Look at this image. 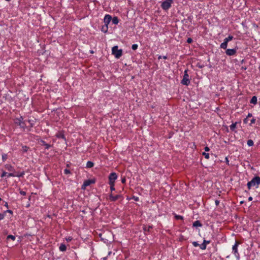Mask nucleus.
<instances>
[{
  "mask_svg": "<svg viewBox=\"0 0 260 260\" xmlns=\"http://www.w3.org/2000/svg\"><path fill=\"white\" fill-rule=\"evenodd\" d=\"M260 184V177L256 176L254 177L250 181H249L247 186L248 189H250L251 187H255V188H258L259 185Z\"/></svg>",
  "mask_w": 260,
  "mask_h": 260,
  "instance_id": "nucleus-1",
  "label": "nucleus"
},
{
  "mask_svg": "<svg viewBox=\"0 0 260 260\" xmlns=\"http://www.w3.org/2000/svg\"><path fill=\"white\" fill-rule=\"evenodd\" d=\"M118 48L117 46H114L112 48V53L116 58H119L122 55V49H118Z\"/></svg>",
  "mask_w": 260,
  "mask_h": 260,
  "instance_id": "nucleus-2",
  "label": "nucleus"
},
{
  "mask_svg": "<svg viewBox=\"0 0 260 260\" xmlns=\"http://www.w3.org/2000/svg\"><path fill=\"white\" fill-rule=\"evenodd\" d=\"M190 82V80L189 79V75L187 74V70H186L184 71L183 78L181 81V83L183 85L187 86L189 84Z\"/></svg>",
  "mask_w": 260,
  "mask_h": 260,
  "instance_id": "nucleus-3",
  "label": "nucleus"
},
{
  "mask_svg": "<svg viewBox=\"0 0 260 260\" xmlns=\"http://www.w3.org/2000/svg\"><path fill=\"white\" fill-rule=\"evenodd\" d=\"M15 123L23 129H24L26 127V124L23 120V118L22 116H20L19 118H16L15 120Z\"/></svg>",
  "mask_w": 260,
  "mask_h": 260,
  "instance_id": "nucleus-4",
  "label": "nucleus"
},
{
  "mask_svg": "<svg viewBox=\"0 0 260 260\" xmlns=\"http://www.w3.org/2000/svg\"><path fill=\"white\" fill-rule=\"evenodd\" d=\"M239 244V242L236 241L235 244L232 247V251L237 259H239L240 258V254L238 251V247Z\"/></svg>",
  "mask_w": 260,
  "mask_h": 260,
  "instance_id": "nucleus-5",
  "label": "nucleus"
},
{
  "mask_svg": "<svg viewBox=\"0 0 260 260\" xmlns=\"http://www.w3.org/2000/svg\"><path fill=\"white\" fill-rule=\"evenodd\" d=\"M172 0H165L161 5V8L165 10H168L171 6Z\"/></svg>",
  "mask_w": 260,
  "mask_h": 260,
  "instance_id": "nucleus-6",
  "label": "nucleus"
},
{
  "mask_svg": "<svg viewBox=\"0 0 260 260\" xmlns=\"http://www.w3.org/2000/svg\"><path fill=\"white\" fill-rule=\"evenodd\" d=\"M111 20H112V17L110 15L106 14L104 18V22L105 24V30H104V31H107L108 28V24L111 21Z\"/></svg>",
  "mask_w": 260,
  "mask_h": 260,
  "instance_id": "nucleus-7",
  "label": "nucleus"
},
{
  "mask_svg": "<svg viewBox=\"0 0 260 260\" xmlns=\"http://www.w3.org/2000/svg\"><path fill=\"white\" fill-rule=\"evenodd\" d=\"M117 178V175L115 173H112L109 176V183H114Z\"/></svg>",
  "mask_w": 260,
  "mask_h": 260,
  "instance_id": "nucleus-8",
  "label": "nucleus"
},
{
  "mask_svg": "<svg viewBox=\"0 0 260 260\" xmlns=\"http://www.w3.org/2000/svg\"><path fill=\"white\" fill-rule=\"evenodd\" d=\"M94 182L95 181L93 180L88 179L85 180L82 186V189H85L87 186L90 185L91 184L94 183Z\"/></svg>",
  "mask_w": 260,
  "mask_h": 260,
  "instance_id": "nucleus-9",
  "label": "nucleus"
},
{
  "mask_svg": "<svg viewBox=\"0 0 260 260\" xmlns=\"http://www.w3.org/2000/svg\"><path fill=\"white\" fill-rule=\"evenodd\" d=\"M226 54L229 56L234 55L236 53V49H228L225 51Z\"/></svg>",
  "mask_w": 260,
  "mask_h": 260,
  "instance_id": "nucleus-10",
  "label": "nucleus"
},
{
  "mask_svg": "<svg viewBox=\"0 0 260 260\" xmlns=\"http://www.w3.org/2000/svg\"><path fill=\"white\" fill-rule=\"evenodd\" d=\"M5 168H6V170H7L8 171H9L10 172H14V167L10 164L5 165Z\"/></svg>",
  "mask_w": 260,
  "mask_h": 260,
  "instance_id": "nucleus-11",
  "label": "nucleus"
},
{
  "mask_svg": "<svg viewBox=\"0 0 260 260\" xmlns=\"http://www.w3.org/2000/svg\"><path fill=\"white\" fill-rule=\"evenodd\" d=\"M152 229V226L151 225H144L143 227V229L144 231V232H150V230Z\"/></svg>",
  "mask_w": 260,
  "mask_h": 260,
  "instance_id": "nucleus-12",
  "label": "nucleus"
},
{
  "mask_svg": "<svg viewBox=\"0 0 260 260\" xmlns=\"http://www.w3.org/2000/svg\"><path fill=\"white\" fill-rule=\"evenodd\" d=\"M119 197V195H116L115 196H112V194H110L109 196V199L111 201H116Z\"/></svg>",
  "mask_w": 260,
  "mask_h": 260,
  "instance_id": "nucleus-13",
  "label": "nucleus"
},
{
  "mask_svg": "<svg viewBox=\"0 0 260 260\" xmlns=\"http://www.w3.org/2000/svg\"><path fill=\"white\" fill-rule=\"evenodd\" d=\"M202 224L199 220H196L193 223V226L194 227H201Z\"/></svg>",
  "mask_w": 260,
  "mask_h": 260,
  "instance_id": "nucleus-14",
  "label": "nucleus"
},
{
  "mask_svg": "<svg viewBox=\"0 0 260 260\" xmlns=\"http://www.w3.org/2000/svg\"><path fill=\"white\" fill-rule=\"evenodd\" d=\"M228 43L223 40V42L220 44V48L222 49H225L227 48Z\"/></svg>",
  "mask_w": 260,
  "mask_h": 260,
  "instance_id": "nucleus-15",
  "label": "nucleus"
},
{
  "mask_svg": "<svg viewBox=\"0 0 260 260\" xmlns=\"http://www.w3.org/2000/svg\"><path fill=\"white\" fill-rule=\"evenodd\" d=\"M250 103L255 105L257 103V98L255 96H253L252 97L250 100Z\"/></svg>",
  "mask_w": 260,
  "mask_h": 260,
  "instance_id": "nucleus-16",
  "label": "nucleus"
},
{
  "mask_svg": "<svg viewBox=\"0 0 260 260\" xmlns=\"http://www.w3.org/2000/svg\"><path fill=\"white\" fill-rule=\"evenodd\" d=\"M206 240H204L203 243H202L200 245V248L202 250H205L206 249Z\"/></svg>",
  "mask_w": 260,
  "mask_h": 260,
  "instance_id": "nucleus-17",
  "label": "nucleus"
},
{
  "mask_svg": "<svg viewBox=\"0 0 260 260\" xmlns=\"http://www.w3.org/2000/svg\"><path fill=\"white\" fill-rule=\"evenodd\" d=\"M111 21L114 24H117L119 22V20L117 17H114L112 18Z\"/></svg>",
  "mask_w": 260,
  "mask_h": 260,
  "instance_id": "nucleus-18",
  "label": "nucleus"
},
{
  "mask_svg": "<svg viewBox=\"0 0 260 260\" xmlns=\"http://www.w3.org/2000/svg\"><path fill=\"white\" fill-rule=\"evenodd\" d=\"M59 249L61 251H65L67 249V247L64 244H61L59 246Z\"/></svg>",
  "mask_w": 260,
  "mask_h": 260,
  "instance_id": "nucleus-19",
  "label": "nucleus"
},
{
  "mask_svg": "<svg viewBox=\"0 0 260 260\" xmlns=\"http://www.w3.org/2000/svg\"><path fill=\"white\" fill-rule=\"evenodd\" d=\"M94 164L90 161H88L86 163V167L88 168H91L93 167Z\"/></svg>",
  "mask_w": 260,
  "mask_h": 260,
  "instance_id": "nucleus-20",
  "label": "nucleus"
},
{
  "mask_svg": "<svg viewBox=\"0 0 260 260\" xmlns=\"http://www.w3.org/2000/svg\"><path fill=\"white\" fill-rule=\"evenodd\" d=\"M42 145L45 146V148L46 149H48L51 147L49 144H47L44 141H42Z\"/></svg>",
  "mask_w": 260,
  "mask_h": 260,
  "instance_id": "nucleus-21",
  "label": "nucleus"
},
{
  "mask_svg": "<svg viewBox=\"0 0 260 260\" xmlns=\"http://www.w3.org/2000/svg\"><path fill=\"white\" fill-rule=\"evenodd\" d=\"M237 122L232 123L230 126V129L232 131H234L236 127Z\"/></svg>",
  "mask_w": 260,
  "mask_h": 260,
  "instance_id": "nucleus-22",
  "label": "nucleus"
},
{
  "mask_svg": "<svg viewBox=\"0 0 260 260\" xmlns=\"http://www.w3.org/2000/svg\"><path fill=\"white\" fill-rule=\"evenodd\" d=\"M16 174V177H23L24 175L25 174V173L24 172H20V173H15Z\"/></svg>",
  "mask_w": 260,
  "mask_h": 260,
  "instance_id": "nucleus-23",
  "label": "nucleus"
},
{
  "mask_svg": "<svg viewBox=\"0 0 260 260\" xmlns=\"http://www.w3.org/2000/svg\"><path fill=\"white\" fill-rule=\"evenodd\" d=\"M233 39V37L231 35H230L228 36V37L225 38L224 40L226 41L227 43H228L229 41L232 40Z\"/></svg>",
  "mask_w": 260,
  "mask_h": 260,
  "instance_id": "nucleus-24",
  "label": "nucleus"
},
{
  "mask_svg": "<svg viewBox=\"0 0 260 260\" xmlns=\"http://www.w3.org/2000/svg\"><path fill=\"white\" fill-rule=\"evenodd\" d=\"M247 144L249 147L252 146L254 144L253 141L251 139L248 140L247 142Z\"/></svg>",
  "mask_w": 260,
  "mask_h": 260,
  "instance_id": "nucleus-25",
  "label": "nucleus"
},
{
  "mask_svg": "<svg viewBox=\"0 0 260 260\" xmlns=\"http://www.w3.org/2000/svg\"><path fill=\"white\" fill-rule=\"evenodd\" d=\"M8 158L7 154L3 153L2 154V159L3 161H5Z\"/></svg>",
  "mask_w": 260,
  "mask_h": 260,
  "instance_id": "nucleus-26",
  "label": "nucleus"
},
{
  "mask_svg": "<svg viewBox=\"0 0 260 260\" xmlns=\"http://www.w3.org/2000/svg\"><path fill=\"white\" fill-rule=\"evenodd\" d=\"M203 155L205 156V158H206V159L209 158V157H210L209 153L203 152Z\"/></svg>",
  "mask_w": 260,
  "mask_h": 260,
  "instance_id": "nucleus-27",
  "label": "nucleus"
},
{
  "mask_svg": "<svg viewBox=\"0 0 260 260\" xmlns=\"http://www.w3.org/2000/svg\"><path fill=\"white\" fill-rule=\"evenodd\" d=\"M7 239H11V240L14 241V240H15V237L14 236L12 235H10L8 236Z\"/></svg>",
  "mask_w": 260,
  "mask_h": 260,
  "instance_id": "nucleus-28",
  "label": "nucleus"
},
{
  "mask_svg": "<svg viewBox=\"0 0 260 260\" xmlns=\"http://www.w3.org/2000/svg\"><path fill=\"white\" fill-rule=\"evenodd\" d=\"M8 177H16V174L14 172H12V173L8 174Z\"/></svg>",
  "mask_w": 260,
  "mask_h": 260,
  "instance_id": "nucleus-29",
  "label": "nucleus"
},
{
  "mask_svg": "<svg viewBox=\"0 0 260 260\" xmlns=\"http://www.w3.org/2000/svg\"><path fill=\"white\" fill-rule=\"evenodd\" d=\"M109 184L110 186V190L111 191L114 190H115L114 183H109Z\"/></svg>",
  "mask_w": 260,
  "mask_h": 260,
  "instance_id": "nucleus-30",
  "label": "nucleus"
},
{
  "mask_svg": "<svg viewBox=\"0 0 260 260\" xmlns=\"http://www.w3.org/2000/svg\"><path fill=\"white\" fill-rule=\"evenodd\" d=\"M138 47V45L136 44H133L132 46V48L134 50L137 49Z\"/></svg>",
  "mask_w": 260,
  "mask_h": 260,
  "instance_id": "nucleus-31",
  "label": "nucleus"
},
{
  "mask_svg": "<svg viewBox=\"0 0 260 260\" xmlns=\"http://www.w3.org/2000/svg\"><path fill=\"white\" fill-rule=\"evenodd\" d=\"M5 213H0V220L3 219L5 217Z\"/></svg>",
  "mask_w": 260,
  "mask_h": 260,
  "instance_id": "nucleus-32",
  "label": "nucleus"
},
{
  "mask_svg": "<svg viewBox=\"0 0 260 260\" xmlns=\"http://www.w3.org/2000/svg\"><path fill=\"white\" fill-rule=\"evenodd\" d=\"M64 174H70L71 173V172L69 170L67 169H64Z\"/></svg>",
  "mask_w": 260,
  "mask_h": 260,
  "instance_id": "nucleus-33",
  "label": "nucleus"
},
{
  "mask_svg": "<svg viewBox=\"0 0 260 260\" xmlns=\"http://www.w3.org/2000/svg\"><path fill=\"white\" fill-rule=\"evenodd\" d=\"M192 244L194 247H198V246H199V244L196 241L192 242Z\"/></svg>",
  "mask_w": 260,
  "mask_h": 260,
  "instance_id": "nucleus-34",
  "label": "nucleus"
},
{
  "mask_svg": "<svg viewBox=\"0 0 260 260\" xmlns=\"http://www.w3.org/2000/svg\"><path fill=\"white\" fill-rule=\"evenodd\" d=\"M187 43L190 44L191 43H192V39L190 38H188L187 39V41H186Z\"/></svg>",
  "mask_w": 260,
  "mask_h": 260,
  "instance_id": "nucleus-35",
  "label": "nucleus"
},
{
  "mask_svg": "<svg viewBox=\"0 0 260 260\" xmlns=\"http://www.w3.org/2000/svg\"><path fill=\"white\" fill-rule=\"evenodd\" d=\"M255 122V119H254V118H252V119L250 120V125H251L252 124H254Z\"/></svg>",
  "mask_w": 260,
  "mask_h": 260,
  "instance_id": "nucleus-36",
  "label": "nucleus"
},
{
  "mask_svg": "<svg viewBox=\"0 0 260 260\" xmlns=\"http://www.w3.org/2000/svg\"><path fill=\"white\" fill-rule=\"evenodd\" d=\"M158 59H160L161 58H163L164 59H167V56H159L158 57Z\"/></svg>",
  "mask_w": 260,
  "mask_h": 260,
  "instance_id": "nucleus-37",
  "label": "nucleus"
},
{
  "mask_svg": "<svg viewBox=\"0 0 260 260\" xmlns=\"http://www.w3.org/2000/svg\"><path fill=\"white\" fill-rule=\"evenodd\" d=\"M73 239L72 237H69L68 238H66V240L68 241V242H70L71 241H72Z\"/></svg>",
  "mask_w": 260,
  "mask_h": 260,
  "instance_id": "nucleus-38",
  "label": "nucleus"
},
{
  "mask_svg": "<svg viewBox=\"0 0 260 260\" xmlns=\"http://www.w3.org/2000/svg\"><path fill=\"white\" fill-rule=\"evenodd\" d=\"M7 173L5 171H3L2 174H1V177H4L7 175Z\"/></svg>",
  "mask_w": 260,
  "mask_h": 260,
  "instance_id": "nucleus-39",
  "label": "nucleus"
},
{
  "mask_svg": "<svg viewBox=\"0 0 260 260\" xmlns=\"http://www.w3.org/2000/svg\"><path fill=\"white\" fill-rule=\"evenodd\" d=\"M20 193L22 196H25L26 195V192L23 190H20Z\"/></svg>",
  "mask_w": 260,
  "mask_h": 260,
  "instance_id": "nucleus-40",
  "label": "nucleus"
},
{
  "mask_svg": "<svg viewBox=\"0 0 260 260\" xmlns=\"http://www.w3.org/2000/svg\"><path fill=\"white\" fill-rule=\"evenodd\" d=\"M23 151L26 152L27 151L28 147L27 146H23Z\"/></svg>",
  "mask_w": 260,
  "mask_h": 260,
  "instance_id": "nucleus-41",
  "label": "nucleus"
},
{
  "mask_svg": "<svg viewBox=\"0 0 260 260\" xmlns=\"http://www.w3.org/2000/svg\"><path fill=\"white\" fill-rule=\"evenodd\" d=\"M6 212H8V213H10L11 214L13 213V211L12 210H8L6 211L5 212V213L6 214Z\"/></svg>",
  "mask_w": 260,
  "mask_h": 260,
  "instance_id": "nucleus-42",
  "label": "nucleus"
},
{
  "mask_svg": "<svg viewBox=\"0 0 260 260\" xmlns=\"http://www.w3.org/2000/svg\"><path fill=\"white\" fill-rule=\"evenodd\" d=\"M28 122L30 123L31 126H32L33 125H34V123H33V121L32 120H28Z\"/></svg>",
  "mask_w": 260,
  "mask_h": 260,
  "instance_id": "nucleus-43",
  "label": "nucleus"
},
{
  "mask_svg": "<svg viewBox=\"0 0 260 260\" xmlns=\"http://www.w3.org/2000/svg\"><path fill=\"white\" fill-rule=\"evenodd\" d=\"M125 181H126V179H125V177H123V178H122L121 182L122 183H124L125 182Z\"/></svg>",
  "mask_w": 260,
  "mask_h": 260,
  "instance_id": "nucleus-44",
  "label": "nucleus"
},
{
  "mask_svg": "<svg viewBox=\"0 0 260 260\" xmlns=\"http://www.w3.org/2000/svg\"><path fill=\"white\" fill-rule=\"evenodd\" d=\"M205 151H209L210 150V148L206 146L205 148Z\"/></svg>",
  "mask_w": 260,
  "mask_h": 260,
  "instance_id": "nucleus-45",
  "label": "nucleus"
},
{
  "mask_svg": "<svg viewBox=\"0 0 260 260\" xmlns=\"http://www.w3.org/2000/svg\"><path fill=\"white\" fill-rule=\"evenodd\" d=\"M104 30H105V26H103L102 27V30L103 32H107V31H104Z\"/></svg>",
  "mask_w": 260,
  "mask_h": 260,
  "instance_id": "nucleus-46",
  "label": "nucleus"
},
{
  "mask_svg": "<svg viewBox=\"0 0 260 260\" xmlns=\"http://www.w3.org/2000/svg\"><path fill=\"white\" fill-rule=\"evenodd\" d=\"M219 201H218V200H216L215 201V204H216V205L218 206L219 205Z\"/></svg>",
  "mask_w": 260,
  "mask_h": 260,
  "instance_id": "nucleus-47",
  "label": "nucleus"
},
{
  "mask_svg": "<svg viewBox=\"0 0 260 260\" xmlns=\"http://www.w3.org/2000/svg\"><path fill=\"white\" fill-rule=\"evenodd\" d=\"M4 206H5V207H6L7 208H8V207H9V206H8V203H7V202H5V204Z\"/></svg>",
  "mask_w": 260,
  "mask_h": 260,
  "instance_id": "nucleus-48",
  "label": "nucleus"
},
{
  "mask_svg": "<svg viewBox=\"0 0 260 260\" xmlns=\"http://www.w3.org/2000/svg\"><path fill=\"white\" fill-rule=\"evenodd\" d=\"M134 200H135V201H138V200H139V198H138V197H134Z\"/></svg>",
  "mask_w": 260,
  "mask_h": 260,
  "instance_id": "nucleus-49",
  "label": "nucleus"
},
{
  "mask_svg": "<svg viewBox=\"0 0 260 260\" xmlns=\"http://www.w3.org/2000/svg\"><path fill=\"white\" fill-rule=\"evenodd\" d=\"M251 116H252V114H251V113H248V115H247V117H251Z\"/></svg>",
  "mask_w": 260,
  "mask_h": 260,
  "instance_id": "nucleus-50",
  "label": "nucleus"
},
{
  "mask_svg": "<svg viewBox=\"0 0 260 260\" xmlns=\"http://www.w3.org/2000/svg\"><path fill=\"white\" fill-rule=\"evenodd\" d=\"M177 218L178 219H183V217L181 216H178Z\"/></svg>",
  "mask_w": 260,
  "mask_h": 260,
  "instance_id": "nucleus-51",
  "label": "nucleus"
},
{
  "mask_svg": "<svg viewBox=\"0 0 260 260\" xmlns=\"http://www.w3.org/2000/svg\"><path fill=\"white\" fill-rule=\"evenodd\" d=\"M252 198L251 197H249L248 198V200H249V201H252Z\"/></svg>",
  "mask_w": 260,
  "mask_h": 260,
  "instance_id": "nucleus-52",
  "label": "nucleus"
},
{
  "mask_svg": "<svg viewBox=\"0 0 260 260\" xmlns=\"http://www.w3.org/2000/svg\"><path fill=\"white\" fill-rule=\"evenodd\" d=\"M210 243V241H206V244H209Z\"/></svg>",
  "mask_w": 260,
  "mask_h": 260,
  "instance_id": "nucleus-53",
  "label": "nucleus"
},
{
  "mask_svg": "<svg viewBox=\"0 0 260 260\" xmlns=\"http://www.w3.org/2000/svg\"><path fill=\"white\" fill-rule=\"evenodd\" d=\"M225 160H226V161L227 163L229 162V160H228V158L227 157L225 158Z\"/></svg>",
  "mask_w": 260,
  "mask_h": 260,
  "instance_id": "nucleus-54",
  "label": "nucleus"
},
{
  "mask_svg": "<svg viewBox=\"0 0 260 260\" xmlns=\"http://www.w3.org/2000/svg\"><path fill=\"white\" fill-rule=\"evenodd\" d=\"M57 137H60L63 138V136H62V135H61V136H60V135H59V136H57Z\"/></svg>",
  "mask_w": 260,
  "mask_h": 260,
  "instance_id": "nucleus-55",
  "label": "nucleus"
},
{
  "mask_svg": "<svg viewBox=\"0 0 260 260\" xmlns=\"http://www.w3.org/2000/svg\"><path fill=\"white\" fill-rule=\"evenodd\" d=\"M103 259H104V260H106V257H104V258H103Z\"/></svg>",
  "mask_w": 260,
  "mask_h": 260,
  "instance_id": "nucleus-56",
  "label": "nucleus"
},
{
  "mask_svg": "<svg viewBox=\"0 0 260 260\" xmlns=\"http://www.w3.org/2000/svg\"><path fill=\"white\" fill-rule=\"evenodd\" d=\"M6 1L9 2L10 0H6Z\"/></svg>",
  "mask_w": 260,
  "mask_h": 260,
  "instance_id": "nucleus-57",
  "label": "nucleus"
},
{
  "mask_svg": "<svg viewBox=\"0 0 260 260\" xmlns=\"http://www.w3.org/2000/svg\"><path fill=\"white\" fill-rule=\"evenodd\" d=\"M2 201V199L0 198V202Z\"/></svg>",
  "mask_w": 260,
  "mask_h": 260,
  "instance_id": "nucleus-58",
  "label": "nucleus"
}]
</instances>
